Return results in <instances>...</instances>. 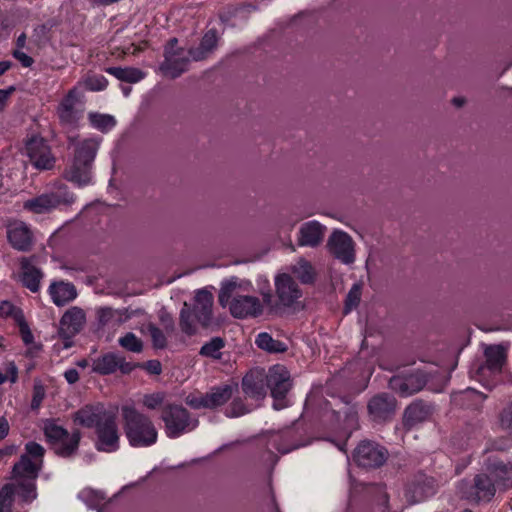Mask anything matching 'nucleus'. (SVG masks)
<instances>
[{
  "mask_svg": "<svg viewBox=\"0 0 512 512\" xmlns=\"http://www.w3.org/2000/svg\"><path fill=\"white\" fill-rule=\"evenodd\" d=\"M101 138L98 137H70L69 146L74 149V157L66 168L64 177L83 187L92 183L91 166L96 157Z\"/></svg>",
  "mask_w": 512,
  "mask_h": 512,
  "instance_id": "f257e3e1",
  "label": "nucleus"
},
{
  "mask_svg": "<svg viewBox=\"0 0 512 512\" xmlns=\"http://www.w3.org/2000/svg\"><path fill=\"white\" fill-rule=\"evenodd\" d=\"M122 415L126 436L131 446L148 447L156 443L158 432L147 416L130 406L122 408Z\"/></svg>",
  "mask_w": 512,
  "mask_h": 512,
  "instance_id": "f03ea898",
  "label": "nucleus"
},
{
  "mask_svg": "<svg viewBox=\"0 0 512 512\" xmlns=\"http://www.w3.org/2000/svg\"><path fill=\"white\" fill-rule=\"evenodd\" d=\"M449 381V377L440 373L438 370L409 374L405 377H394L390 381L392 389L396 390L401 396H410L417 393L425 386L434 392H441Z\"/></svg>",
  "mask_w": 512,
  "mask_h": 512,
  "instance_id": "7ed1b4c3",
  "label": "nucleus"
},
{
  "mask_svg": "<svg viewBox=\"0 0 512 512\" xmlns=\"http://www.w3.org/2000/svg\"><path fill=\"white\" fill-rule=\"evenodd\" d=\"M275 290L277 296V302L275 304L272 303V294L269 291L262 292L263 302L271 311L277 312L282 308L296 310L302 307V290L289 274L283 273L276 276Z\"/></svg>",
  "mask_w": 512,
  "mask_h": 512,
  "instance_id": "20e7f679",
  "label": "nucleus"
},
{
  "mask_svg": "<svg viewBox=\"0 0 512 512\" xmlns=\"http://www.w3.org/2000/svg\"><path fill=\"white\" fill-rule=\"evenodd\" d=\"M234 281L226 282L220 291L219 301L221 305L229 306L230 313L235 318L257 317L263 312V305L257 297L249 295H236Z\"/></svg>",
  "mask_w": 512,
  "mask_h": 512,
  "instance_id": "39448f33",
  "label": "nucleus"
},
{
  "mask_svg": "<svg viewBox=\"0 0 512 512\" xmlns=\"http://www.w3.org/2000/svg\"><path fill=\"white\" fill-rule=\"evenodd\" d=\"M265 380L274 399L273 408L280 410L287 407L289 400L286 398V394L291 388L290 374L287 368L282 365L272 366L265 374Z\"/></svg>",
  "mask_w": 512,
  "mask_h": 512,
  "instance_id": "423d86ee",
  "label": "nucleus"
},
{
  "mask_svg": "<svg viewBox=\"0 0 512 512\" xmlns=\"http://www.w3.org/2000/svg\"><path fill=\"white\" fill-rule=\"evenodd\" d=\"M162 420L165 423V432L169 438H177L198 426V420L190 417L187 410L178 405L166 407L162 414Z\"/></svg>",
  "mask_w": 512,
  "mask_h": 512,
  "instance_id": "0eeeda50",
  "label": "nucleus"
},
{
  "mask_svg": "<svg viewBox=\"0 0 512 512\" xmlns=\"http://www.w3.org/2000/svg\"><path fill=\"white\" fill-rule=\"evenodd\" d=\"M496 492V485L487 471L477 474L473 481H462L458 486L461 497L471 501H490Z\"/></svg>",
  "mask_w": 512,
  "mask_h": 512,
  "instance_id": "6e6552de",
  "label": "nucleus"
},
{
  "mask_svg": "<svg viewBox=\"0 0 512 512\" xmlns=\"http://www.w3.org/2000/svg\"><path fill=\"white\" fill-rule=\"evenodd\" d=\"M84 113V93L74 86L61 100L57 108L60 122L68 127H76Z\"/></svg>",
  "mask_w": 512,
  "mask_h": 512,
  "instance_id": "1a4fd4ad",
  "label": "nucleus"
},
{
  "mask_svg": "<svg viewBox=\"0 0 512 512\" xmlns=\"http://www.w3.org/2000/svg\"><path fill=\"white\" fill-rule=\"evenodd\" d=\"M45 436L53 445L55 452L63 457L70 456L78 447L80 433L73 432L71 435L61 426L54 422H48L44 427Z\"/></svg>",
  "mask_w": 512,
  "mask_h": 512,
  "instance_id": "9d476101",
  "label": "nucleus"
},
{
  "mask_svg": "<svg viewBox=\"0 0 512 512\" xmlns=\"http://www.w3.org/2000/svg\"><path fill=\"white\" fill-rule=\"evenodd\" d=\"M75 201V196L66 187H60L51 193L42 194L24 203V208L36 213H47L61 205H70Z\"/></svg>",
  "mask_w": 512,
  "mask_h": 512,
  "instance_id": "9b49d317",
  "label": "nucleus"
},
{
  "mask_svg": "<svg viewBox=\"0 0 512 512\" xmlns=\"http://www.w3.org/2000/svg\"><path fill=\"white\" fill-rule=\"evenodd\" d=\"M177 39H171L165 47V60L161 64L162 72L170 77L176 78L185 72L190 62L189 51L177 46Z\"/></svg>",
  "mask_w": 512,
  "mask_h": 512,
  "instance_id": "f8f14e48",
  "label": "nucleus"
},
{
  "mask_svg": "<svg viewBox=\"0 0 512 512\" xmlns=\"http://www.w3.org/2000/svg\"><path fill=\"white\" fill-rule=\"evenodd\" d=\"M326 246L329 253L342 263L351 264L355 261V243L348 233L334 230Z\"/></svg>",
  "mask_w": 512,
  "mask_h": 512,
  "instance_id": "ddd939ff",
  "label": "nucleus"
},
{
  "mask_svg": "<svg viewBox=\"0 0 512 512\" xmlns=\"http://www.w3.org/2000/svg\"><path fill=\"white\" fill-rule=\"evenodd\" d=\"M233 395L232 385H223L213 388L210 392L203 394H190L186 397V403L194 408L213 409L224 405Z\"/></svg>",
  "mask_w": 512,
  "mask_h": 512,
  "instance_id": "4468645a",
  "label": "nucleus"
},
{
  "mask_svg": "<svg viewBox=\"0 0 512 512\" xmlns=\"http://www.w3.org/2000/svg\"><path fill=\"white\" fill-rule=\"evenodd\" d=\"M25 154L37 169H51L55 163L49 145L43 138L32 137L25 145Z\"/></svg>",
  "mask_w": 512,
  "mask_h": 512,
  "instance_id": "2eb2a0df",
  "label": "nucleus"
},
{
  "mask_svg": "<svg viewBox=\"0 0 512 512\" xmlns=\"http://www.w3.org/2000/svg\"><path fill=\"white\" fill-rule=\"evenodd\" d=\"M353 457L359 466L375 468L386 461L387 451L376 443L364 441L357 446Z\"/></svg>",
  "mask_w": 512,
  "mask_h": 512,
  "instance_id": "dca6fc26",
  "label": "nucleus"
},
{
  "mask_svg": "<svg viewBox=\"0 0 512 512\" xmlns=\"http://www.w3.org/2000/svg\"><path fill=\"white\" fill-rule=\"evenodd\" d=\"M97 449L104 452H114L119 448V434L116 424V417L111 413L104 418V422L97 430Z\"/></svg>",
  "mask_w": 512,
  "mask_h": 512,
  "instance_id": "f3484780",
  "label": "nucleus"
},
{
  "mask_svg": "<svg viewBox=\"0 0 512 512\" xmlns=\"http://www.w3.org/2000/svg\"><path fill=\"white\" fill-rule=\"evenodd\" d=\"M134 365L126 362L125 359L115 353H106L92 362V371L101 375H108L120 370L122 373H129Z\"/></svg>",
  "mask_w": 512,
  "mask_h": 512,
  "instance_id": "a211bd4d",
  "label": "nucleus"
},
{
  "mask_svg": "<svg viewBox=\"0 0 512 512\" xmlns=\"http://www.w3.org/2000/svg\"><path fill=\"white\" fill-rule=\"evenodd\" d=\"M111 413L101 404L86 405L75 412L73 419L77 425L85 428L95 427L98 430L99 426L104 422V418L108 417Z\"/></svg>",
  "mask_w": 512,
  "mask_h": 512,
  "instance_id": "6ab92c4d",
  "label": "nucleus"
},
{
  "mask_svg": "<svg viewBox=\"0 0 512 512\" xmlns=\"http://www.w3.org/2000/svg\"><path fill=\"white\" fill-rule=\"evenodd\" d=\"M86 322V315L83 309L71 307L60 320L59 333L65 339H70L81 331Z\"/></svg>",
  "mask_w": 512,
  "mask_h": 512,
  "instance_id": "aec40b11",
  "label": "nucleus"
},
{
  "mask_svg": "<svg viewBox=\"0 0 512 512\" xmlns=\"http://www.w3.org/2000/svg\"><path fill=\"white\" fill-rule=\"evenodd\" d=\"M265 373L254 370L246 374L242 380V390L245 396L255 402H260L266 396Z\"/></svg>",
  "mask_w": 512,
  "mask_h": 512,
  "instance_id": "412c9836",
  "label": "nucleus"
},
{
  "mask_svg": "<svg viewBox=\"0 0 512 512\" xmlns=\"http://www.w3.org/2000/svg\"><path fill=\"white\" fill-rule=\"evenodd\" d=\"M326 227L316 220L303 223L298 232V245L302 247H317L325 237Z\"/></svg>",
  "mask_w": 512,
  "mask_h": 512,
  "instance_id": "4be33fe9",
  "label": "nucleus"
},
{
  "mask_svg": "<svg viewBox=\"0 0 512 512\" xmlns=\"http://www.w3.org/2000/svg\"><path fill=\"white\" fill-rule=\"evenodd\" d=\"M435 493V481L424 474L417 475L408 485L406 496L412 502H420Z\"/></svg>",
  "mask_w": 512,
  "mask_h": 512,
  "instance_id": "5701e85b",
  "label": "nucleus"
},
{
  "mask_svg": "<svg viewBox=\"0 0 512 512\" xmlns=\"http://www.w3.org/2000/svg\"><path fill=\"white\" fill-rule=\"evenodd\" d=\"M396 401L388 394L374 396L368 403V410L374 420L381 421L389 418L395 411Z\"/></svg>",
  "mask_w": 512,
  "mask_h": 512,
  "instance_id": "b1692460",
  "label": "nucleus"
},
{
  "mask_svg": "<svg viewBox=\"0 0 512 512\" xmlns=\"http://www.w3.org/2000/svg\"><path fill=\"white\" fill-rule=\"evenodd\" d=\"M7 235L11 245L18 250H28L32 244V233L28 226L21 221L8 225Z\"/></svg>",
  "mask_w": 512,
  "mask_h": 512,
  "instance_id": "393cba45",
  "label": "nucleus"
},
{
  "mask_svg": "<svg viewBox=\"0 0 512 512\" xmlns=\"http://www.w3.org/2000/svg\"><path fill=\"white\" fill-rule=\"evenodd\" d=\"M213 296L206 290H199L195 295L193 312L198 322L206 326L212 314Z\"/></svg>",
  "mask_w": 512,
  "mask_h": 512,
  "instance_id": "a878e982",
  "label": "nucleus"
},
{
  "mask_svg": "<svg viewBox=\"0 0 512 512\" xmlns=\"http://www.w3.org/2000/svg\"><path fill=\"white\" fill-rule=\"evenodd\" d=\"M49 293L52 301L57 306L65 305L77 296L74 285L63 281L52 283L49 287Z\"/></svg>",
  "mask_w": 512,
  "mask_h": 512,
  "instance_id": "bb28decb",
  "label": "nucleus"
},
{
  "mask_svg": "<svg viewBox=\"0 0 512 512\" xmlns=\"http://www.w3.org/2000/svg\"><path fill=\"white\" fill-rule=\"evenodd\" d=\"M486 471L491 475L495 485L504 488L512 486V463L504 464L502 462H496L489 465Z\"/></svg>",
  "mask_w": 512,
  "mask_h": 512,
  "instance_id": "cd10ccee",
  "label": "nucleus"
},
{
  "mask_svg": "<svg viewBox=\"0 0 512 512\" xmlns=\"http://www.w3.org/2000/svg\"><path fill=\"white\" fill-rule=\"evenodd\" d=\"M219 40V36L214 29L208 30L198 48L189 50V54L191 58L195 61L205 59L209 54H211L217 47V43Z\"/></svg>",
  "mask_w": 512,
  "mask_h": 512,
  "instance_id": "c85d7f7f",
  "label": "nucleus"
},
{
  "mask_svg": "<svg viewBox=\"0 0 512 512\" xmlns=\"http://www.w3.org/2000/svg\"><path fill=\"white\" fill-rule=\"evenodd\" d=\"M21 269V280L23 285L32 292L38 291L42 278V273L40 270L36 268L28 259H23L21 261Z\"/></svg>",
  "mask_w": 512,
  "mask_h": 512,
  "instance_id": "c756f323",
  "label": "nucleus"
},
{
  "mask_svg": "<svg viewBox=\"0 0 512 512\" xmlns=\"http://www.w3.org/2000/svg\"><path fill=\"white\" fill-rule=\"evenodd\" d=\"M431 414L430 407L424 403L416 402L408 406L404 414V423L408 427H413L429 418Z\"/></svg>",
  "mask_w": 512,
  "mask_h": 512,
  "instance_id": "7c9ffc66",
  "label": "nucleus"
},
{
  "mask_svg": "<svg viewBox=\"0 0 512 512\" xmlns=\"http://www.w3.org/2000/svg\"><path fill=\"white\" fill-rule=\"evenodd\" d=\"M487 368L492 371H499L506 358V352L501 345L489 346L485 349Z\"/></svg>",
  "mask_w": 512,
  "mask_h": 512,
  "instance_id": "2f4dec72",
  "label": "nucleus"
},
{
  "mask_svg": "<svg viewBox=\"0 0 512 512\" xmlns=\"http://www.w3.org/2000/svg\"><path fill=\"white\" fill-rule=\"evenodd\" d=\"M106 71L120 81L137 83L145 77V73L137 68L110 67Z\"/></svg>",
  "mask_w": 512,
  "mask_h": 512,
  "instance_id": "473e14b6",
  "label": "nucleus"
},
{
  "mask_svg": "<svg viewBox=\"0 0 512 512\" xmlns=\"http://www.w3.org/2000/svg\"><path fill=\"white\" fill-rule=\"evenodd\" d=\"M291 272L304 284L313 282L315 271L307 260L301 258L290 268Z\"/></svg>",
  "mask_w": 512,
  "mask_h": 512,
  "instance_id": "72a5a7b5",
  "label": "nucleus"
},
{
  "mask_svg": "<svg viewBox=\"0 0 512 512\" xmlns=\"http://www.w3.org/2000/svg\"><path fill=\"white\" fill-rule=\"evenodd\" d=\"M88 118L91 125L102 132H108L116 125L115 118L108 114L90 113Z\"/></svg>",
  "mask_w": 512,
  "mask_h": 512,
  "instance_id": "f704fd0d",
  "label": "nucleus"
},
{
  "mask_svg": "<svg viewBox=\"0 0 512 512\" xmlns=\"http://www.w3.org/2000/svg\"><path fill=\"white\" fill-rule=\"evenodd\" d=\"M256 345L268 352H283L286 350L285 345L274 340L268 333H260L255 340Z\"/></svg>",
  "mask_w": 512,
  "mask_h": 512,
  "instance_id": "c9c22d12",
  "label": "nucleus"
},
{
  "mask_svg": "<svg viewBox=\"0 0 512 512\" xmlns=\"http://www.w3.org/2000/svg\"><path fill=\"white\" fill-rule=\"evenodd\" d=\"M108 85L107 79L103 75H88L83 80L77 83L76 86L79 87V90H82V87L86 88L90 91H102Z\"/></svg>",
  "mask_w": 512,
  "mask_h": 512,
  "instance_id": "e433bc0d",
  "label": "nucleus"
},
{
  "mask_svg": "<svg viewBox=\"0 0 512 512\" xmlns=\"http://www.w3.org/2000/svg\"><path fill=\"white\" fill-rule=\"evenodd\" d=\"M79 498L91 509H98L105 500L102 492L85 488L79 493Z\"/></svg>",
  "mask_w": 512,
  "mask_h": 512,
  "instance_id": "4c0bfd02",
  "label": "nucleus"
},
{
  "mask_svg": "<svg viewBox=\"0 0 512 512\" xmlns=\"http://www.w3.org/2000/svg\"><path fill=\"white\" fill-rule=\"evenodd\" d=\"M224 347V341L219 338H213L200 349V355L213 359L221 358V349Z\"/></svg>",
  "mask_w": 512,
  "mask_h": 512,
  "instance_id": "58836bf2",
  "label": "nucleus"
},
{
  "mask_svg": "<svg viewBox=\"0 0 512 512\" xmlns=\"http://www.w3.org/2000/svg\"><path fill=\"white\" fill-rule=\"evenodd\" d=\"M195 319V313L190 310L187 303H184L180 313V326L182 331L189 335L193 334L196 330Z\"/></svg>",
  "mask_w": 512,
  "mask_h": 512,
  "instance_id": "ea45409f",
  "label": "nucleus"
},
{
  "mask_svg": "<svg viewBox=\"0 0 512 512\" xmlns=\"http://www.w3.org/2000/svg\"><path fill=\"white\" fill-rule=\"evenodd\" d=\"M257 405L258 404H255L254 406H246L241 399L235 398L226 408L225 414L230 418L240 417L251 412Z\"/></svg>",
  "mask_w": 512,
  "mask_h": 512,
  "instance_id": "a19ab883",
  "label": "nucleus"
},
{
  "mask_svg": "<svg viewBox=\"0 0 512 512\" xmlns=\"http://www.w3.org/2000/svg\"><path fill=\"white\" fill-rule=\"evenodd\" d=\"M119 344L124 349L135 353L141 352L143 347L141 340L133 333H127L119 338Z\"/></svg>",
  "mask_w": 512,
  "mask_h": 512,
  "instance_id": "79ce46f5",
  "label": "nucleus"
},
{
  "mask_svg": "<svg viewBox=\"0 0 512 512\" xmlns=\"http://www.w3.org/2000/svg\"><path fill=\"white\" fill-rule=\"evenodd\" d=\"M361 287L359 284H354L347 294L345 302V312L348 313L356 308L360 302Z\"/></svg>",
  "mask_w": 512,
  "mask_h": 512,
  "instance_id": "37998d69",
  "label": "nucleus"
},
{
  "mask_svg": "<svg viewBox=\"0 0 512 512\" xmlns=\"http://www.w3.org/2000/svg\"><path fill=\"white\" fill-rule=\"evenodd\" d=\"M0 316H12L17 322L23 318L22 313L9 301H2L0 303Z\"/></svg>",
  "mask_w": 512,
  "mask_h": 512,
  "instance_id": "c03bdc74",
  "label": "nucleus"
},
{
  "mask_svg": "<svg viewBox=\"0 0 512 512\" xmlns=\"http://www.w3.org/2000/svg\"><path fill=\"white\" fill-rule=\"evenodd\" d=\"M148 331L153 341V345L156 348H164L166 345V338L163 332L154 325H149Z\"/></svg>",
  "mask_w": 512,
  "mask_h": 512,
  "instance_id": "a18cd8bd",
  "label": "nucleus"
},
{
  "mask_svg": "<svg viewBox=\"0 0 512 512\" xmlns=\"http://www.w3.org/2000/svg\"><path fill=\"white\" fill-rule=\"evenodd\" d=\"M18 375V370L16 365L13 362H9L6 365V372H0V384H3L6 381H10L12 383L16 382Z\"/></svg>",
  "mask_w": 512,
  "mask_h": 512,
  "instance_id": "49530a36",
  "label": "nucleus"
},
{
  "mask_svg": "<svg viewBox=\"0 0 512 512\" xmlns=\"http://www.w3.org/2000/svg\"><path fill=\"white\" fill-rule=\"evenodd\" d=\"M164 400V397L162 394L156 393V394H150L145 395L143 397V405L147 407L148 409H156L158 406L162 404Z\"/></svg>",
  "mask_w": 512,
  "mask_h": 512,
  "instance_id": "de8ad7c7",
  "label": "nucleus"
},
{
  "mask_svg": "<svg viewBox=\"0 0 512 512\" xmlns=\"http://www.w3.org/2000/svg\"><path fill=\"white\" fill-rule=\"evenodd\" d=\"M18 323H19V328H20V334H21V337H22V340L24 341V343L25 344L32 343L33 335L31 333L27 323L24 321L23 318L21 320H19Z\"/></svg>",
  "mask_w": 512,
  "mask_h": 512,
  "instance_id": "09e8293b",
  "label": "nucleus"
},
{
  "mask_svg": "<svg viewBox=\"0 0 512 512\" xmlns=\"http://www.w3.org/2000/svg\"><path fill=\"white\" fill-rule=\"evenodd\" d=\"M501 425L512 430V403L501 414Z\"/></svg>",
  "mask_w": 512,
  "mask_h": 512,
  "instance_id": "8fccbe9b",
  "label": "nucleus"
},
{
  "mask_svg": "<svg viewBox=\"0 0 512 512\" xmlns=\"http://www.w3.org/2000/svg\"><path fill=\"white\" fill-rule=\"evenodd\" d=\"M13 56L24 66L30 67L33 64V59L25 52L17 49L13 52Z\"/></svg>",
  "mask_w": 512,
  "mask_h": 512,
  "instance_id": "3c124183",
  "label": "nucleus"
},
{
  "mask_svg": "<svg viewBox=\"0 0 512 512\" xmlns=\"http://www.w3.org/2000/svg\"><path fill=\"white\" fill-rule=\"evenodd\" d=\"M14 87H9L7 89H0V112L4 111L7 106L10 95L14 91Z\"/></svg>",
  "mask_w": 512,
  "mask_h": 512,
  "instance_id": "603ef678",
  "label": "nucleus"
},
{
  "mask_svg": "<svg viewBox=\"0 0 512 512\" xmlns=\"http://www.w3.org/2000/svg\"><path fill=\"white\" fill-rule=\"evenodd\" d=\"M145 368L148 372L152 374H160L161 373V363L157 360H150L145 364Z\"/></svg>",
  "mask_w": 512,
  "mask_h": 512,
  "instance_id": "864d4df0",
  "label": "nucleus"
},
{
  "mask_svg": "<svg viewBox=\"0 0 512 512\" xmlns=\"http://www.w3.org/2000/svg\"><path fill=\"white\" fill-rule=\"evenodd\" d=\"M64 377L69 384H74L79 380V373L76 369L71 368L64 372Z\"/></svg>",
  "mask_w": 512,
  "mask_h": 512,
  "instance_id": "5fc2aeb1",
  "label": "nucleus"
},
{
  "mask_svg": "<svg viewBox=\"0 0 512 512\" xmlns=\"http://www.w3.org/2000/svg\"><path fill=\"white\" fill-rule=\"evenodd\" d=\"M9 432V424L7 420L0 417V440H2Z\"/></svg>",
  "mask_w": 512,
  "mask_h": 512,
  "instance_id": "6e6d98bb",
  "label": "nucleus"
},
{
  "mask_svg": "<svg viewBox=\"0 0 512 512\" xmlns=\"http://www.w3.org/2000/svg\"><path fill=\"white\" fill-rule=\"evenodd\" d=\"M113 311L110 308H103L99 311L100 321L105 323L110 317H112Z\"/></svg>",
  "mask_w": 512,
  "mask_h": 512,
  "instance_id": "4d7b16f0",
  "label": "nucleus"
},
{
  "mask_svg": "<svg viewBox=\"0 0 512 512\" xmlns=\"http://www.w3.org/2000/svg\"><path fill=\"white\" fill-rule=\"evenodd\" d=\"M140 50H141L140 46H135L134 44H132L131 46L126 47L124 49V53H126V54H137Z\"/></svg>",
  "mask_w": 512,
  "mask_h": 512,
  "instance_id": "13d9d810",
  "label": "nucleus"
},
{
  "mask_svg": "<svg viewBox=\"0 0 512 512\" xmlns=\"http://www.w3.org/2000/svg\"><path fill=\"white\" fill-rule=\"evenodd\" d=\"M26 44V35L24 33H22L18 38H17V46L20 49L24 48Z\"/></svg>",
  "mask_w": 512,
  "mask_h": 512,
  "instance_id": "bf43d9fd",
  "label": "nucleus"
},
{
  "mask_svg": "<svg viewBox=\"0 0 512 512\" xmlns=\"http://www.w3.org/2000/svg\"><path fill=\"white\" fill-rule=\"evenodd\" d=\"M11 66V63L8 61H1L0 62V76L4 74Z\"/></svg>",
  "mask_w": 512,
  "mask_h": 512,
  "instance_id": "052dcab7",
  "label": "nucleus"
},
{
  "mask_svg": "<svg viewBox=\"0 0 512 512\" xmlns=\"http://www.w3.org/2000/svg\"><path fill=\"white\" fill-rule=\"evenodd\" d=\"M298 447H300V445H295V446H293V447H291V448H288V447H282V446H277L276 448H277V450H278L279 452H281V453L285 454V453H288V452H290L291 450L296 449V448H298Z\"/></svg>",
  "mask_w": 512,
  "mask_h": 512,
  "instance_id": "680f3d73",
  "label": "nucleus"
},
{
  "mask_svg": "<svg viewBox=\"0 0 512 512\" xmlns=\"http://www.w3.org/2000/svg\"><path fill=\"white\" fill-rule=\"evenodd\" d=\"M452 102H453V104H454L455 106H457V107H461V106L464 104L465 100H464V98L456 97V98H454V99L452 100Z\"/></svg>",
  "mask_w": 512,
  "mask_h": 512,
  "instance_id": "e2e57ef3",
  "label": "nucleus"
},
{
  "mask_svg": "<svg viewBox=\"0 0 512 512\" xmlns=\"http://www.w3.org/2000/svg\"><path fill=\"white\" fill-rule=\"evenodd\" d=\"M77 365L81 368H86L89 366V361L86 359H82L77 362Z\"/></svg>",
  "mask_w": 512,
  "mask_h": 512,
  "instance_id": "0e129e2a",
  "label": "nucleus"
},
{
  "mask_svg": "<svg viewBox=\"0 0 512 512\" xmlns=\"http://www.w3.org/2000/svg\"><path fill=\"white\" fill-rule=\"evenodd\" d=\"M122 92L127 97L131 92V88L130 87H122Z\"/></svg>",
  "mask_w": 512,
  "mask_h": 512,
  "instance_id": "69168bd1",
  "label": "nucleus"
},
{
  "mask_svg": "<svg viewBox=\"0 0 512 512\" xmlns=\"http://www.w3.org/2000/svg\"><path fill=\"white\" fill-rule=\"evenodd\" d=\"M40 400H42V397H37V396H35V397L33 398V403H36V402L38 403Z\"/></svg>",
  "mask_w": 512,
  "mask_h": 512,
  "instance_id": "338daca9",
  "label": "nucleus"
},
{
  "mask_svg": "<svg viewBox=\"0 0 512 512\" xmlns=\"http://www.w3.org/2000/svg\"><path fill=\"white\" fill-rule=\"evenodd\" d=\"M40 400H42V397H37V396H35V397L33 398V403H36V402L38 403Z\"/></svg>",
  "mask_w": 512,
  "mask_h": 512,
  "instance_id": "774afa93",
  "label": "nucleus"
}]
</instances>
